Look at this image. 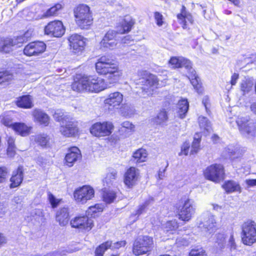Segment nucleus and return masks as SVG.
<instances>
[{"label":"nucleus","instance_id":"f257e3e1","mask_svg":"<svg viewBox=\"0 0 256 256\" xmlns=\"http://www.w3.org/2000/svg\"><path fill=\"white\" fill-rule=\"evenodd\" d=\"M107 88L104 79L96 76H78L72 84V88L77 92H99Z\"/></svg>","mask_w":256,"mask_h":256},{"label":"nucleus","instance_id":"f03ea898","mask_svg":"<svg viewBox=\"0 0 256 256\" xmlns=\"http://www.w3.org/2000/svg\"><path fill=\"white\" fill-rule=\"evenodd\" d=\"M96 69L99 74L106 76L110 84L117 82L122 74L118 65L109 56H106L98 58L96 64Z\"/></svg>","mask_w":256,"mask_h":256},{"label":"nucleus","instance_id":"7ed1b4c3","mask_svg":"<svg viewBox=\"0 0 256 256\" xmlns=\"http://www.w3.org/2000/svg\"><path fill=\"white\" fill-rule=\"evenodd\" d=\"M136 84V93L144 97L152 94L154 90L160 86L157 76L152 74L137 80Z\"/></svg>","mask_w":256,"mask_h":256},{"label":"nucleus","instance_id":"20e7f679","mask_svg":"<svg viewBox=\"0 0 256 256\" xmlns=\"http://www.w3.org/2000/svg\"><path fill=\"white\" fill-rule=\"evenodd\" d=\"M76 24L82 29L88 30L92 24L93 18L90 8L86 4H80L74 10Z\"/></svg>","mask_w":256,"mask_h":256},{"label":"nucleus","instance_id":"39448f33","mask_svg":"<svg viewBox=\"0 0 256 256\" xmlns=\"http://www.w3.org/2000/svg\"><path fill=\"white\" fill-rule=\"evenodd\" d=\"M242 240L244 244L252 246L256 242V222L248 220L242 226Z\"/></svg>","mask_w":256,"mask_h":256},{"label":"nucleus","instance_id":"423d86ee","mask_svg":"<svg viewBox=\"0 0 256 256\" xmlns=\"http://www.w3.org/2000/svg\"><path fill=\"white\" fill-rule=\"evenodd\" d=\"M154 244L153 238L148 236L139 237L134 242L133 252L135 255L140 256L150 252Z\"/></svg>","mask_w":256,"mask_h":256},{"label":"nucleus","instance_id":"0eeeda50","mask_svg":"<svg viewBox=\"0 0 256 256\" xmlns=\"http://www.w3.org/2000/svg\"><path fill=\"white\" fill-rule=\"evenodd\" d=\"M182 206L178 212L179 219L188 222L194 216L196 212V206L194 201L188 198L182 199Z\"/></svg>","mask_w":256,"mask_h":256},{"label":"nucleus","instance_id":"6e6552de","mask_svg":"<svg viewBox=\"0 0 256 256\" xmlns=\"http://www.w3.org/2000/svg\"><path fill=\"white\" fill-rule=\"evenodd\" d=\"M241 134L248 138H253L256 136V126L248 118L241 117L236 121Z\"/></svg>","mask_w":256,"mask_h":256},{"label":"nucleus","instance_id":"1a4fd4ad","mask_svg":"<svg viewBox=\"0 0 256 256\" xmlns=\"http://www.w3.org/2000/svg\"><path fill=\"white\" fill-rule=\"evenodd\" d=\"M205 177L215 182H220L224 178V171L222 165L214 164L208 166L204 172Z\"/></svg>","mask_w":256,"mask_h":256},{"label":"nucleus","instance_id":"9d476101","mask_svg":"<svg viewBox=\"0 0 256 256\" xmlns=\"http://www.w3.org/2000/svg\"><path fill=\"white\" fill-rule=\"evenodd\" d=\"M24 41L22 36H18L13 38H0V52L9 53L14 48L21 46Z\"/></svg>","mask_w":256,"mask_h":256},{"label":"nucleus","instance_id":"9b49d317","mask_svg":"<svg viewBox=\"0 0 256 256\" xmlns=\"http://www.w3.org/2000/svg\"><path fill=\"white\" fill-rule=\"evenodd\" d=\"M216 224L214 216L210 214H206L202 215L198 228L202 229L204 236L208 237L214 232Z\"/></svg>","mask_w":256,"mask_h":256},{"label":"nucleus","instance_id":"f8f14e48","mask_svg":"<svg viewBox=\"0 0 256 256\" xmlns=\"http://www.w3.org/2000/svg\"><path fill=\"white\" fill-rule=\"evenodd\" d=\"M114 128L111 122H96L90 127V132L96 137L108 136L112 133Z\"/></svg>","mask_w":256,"mask_h":256},{"label":"nucleus","instance_id":"ddd939ff","mask_svg":"<svg viewBox=\"0 0 256 256\" xmlns=\"http://www.w3.org/2000/svg\"><path fill=\"white\" fill-rule=\"evenodd\" d=\"M94 195V189L88 186H84L75 190L74 196L76 202L84 204L91 200Z\"/></svg>","mask_w":256,"mask_h":256},{"label":"nucleus","instance_id":"4468645a","mask_svg":"<svg viewBox=\"0 0 256 256\" xmlns=\"http://www.w3.org/2000/svg\"><path fill=\"white\" fill-rule=\"evenodd\" d=\"M70 224L80 230L90 231L94 226V222L86 216H78L70 220Z\"/></svg>","mask_w":256,"mask_h":256},{"label":"nucleus","instance_id":"2eb2a0df","mask_svg":"<svg viewBox=\"0 0 256 256\" xmlns=\"http://www.w3.org/2000/svg\"><path fill=\"white\" fill-rule=\"evenodd\" d=\"M46 49V44L42 42L37 41L29 43L25 46L24 53L25 55L31 56H38L43 53Z\"/></svg>","mask_w":256,"mask_h":256},{"label":"nucleus","instance_id":"dca6fc26","mask_svg":"<svg viewBox=\"0 0 256 256\" xmlns=\"http://www.w3.org/2000/svg\"><path fill=\"white\" fill-rule=\"evenodd\" d=\"M44 33L54 37L62 36L64 33L62 22L60 20L50 22L44 28Z\"/></svg>","mask_w":256,"mask_h":256},{"label":"nucleus","instance_id":"f3484780","mask_svg":"<svg viewBox=\"0 0 256 256\" xmlns=\"http://www.w3.org/2000/svg\"><path fill=\"white\" fill-rule=\"evenodd\" d=\"M60 132L63 136L68 138L78 134V129L76 124L70 118L60 123Z\"/></svg>","mask_w":256,"mask_h":256},{"label":"nucleus","instance_id":"a211bd4d","mask_svg":"<svg viewBox=\"0 0 256 256\" xmlns=\"http://www.w3.org/2000/svg\"><path fill=\"white\" fill-rule=\"evenodd\" d=\"M116 37V32L114 30H109L108 31L100 43V48L104 50L114 48L118 44Z\"/></svg>","mask_w":256,"mask_h":256},{"label":"nucleus","instance_id":"6ab92c4d","mask_svg":"<svg viewBox=\"0 0 256 256\" xmlns=\"http://www.w3.org/2000/svg\"><path fill=\"white\" fill-rule=\"evenodd\" d=\"M70 49L75 54L80 53L84 48V37L76 34H72L68 38Z\"/></svg>","mask_w":256,"mask_h":256},{"label":"nucleus","instance_id":"aec40b11","mask_svg":"<svg viewBox=\"0 0 256 256\" xmlns=\"http://www.w3.org/2000/svg\"><path fill=\"white\" fill-rule=\"evenodd\" d=\"M139 178V170L134 167H130L124 174V183L128 188H132L136 184Z\"/></svg>","mask_w":256,"mask_h":256},{"label":"nucleus","instance_id":"412c9836","mask_svg":"<svg viewBox=\"0 0 256 256\" xmlns=\"http://www.w3.org/2000/svg\"><path fill=\"white\" fill-rule=\"evenodd\" d=\"M80 150L76 146L70 148L65 156L66 164L69 167L72 166L74 164L81 158Z\"/></svg>","mask_w":256,"mask_h":256},{"label":"nucleus","instance_id":"4be33fe9","mask_svg":"<svg viewBox=\"0 0 256 256\" xmlns=\"http://www.w3.org/2000/svg\"><path fill=\"white\" fill-rule=\"evenodd\" d=\"M70 212L68 207L60 208L56 211V220L61 226H64L68 224Z\"/></svg>","mask_w":256,"mask_h":256},{"label":"nucleus","instance_id":"5701e85b","mask_svg":"<svg viewBox=\"0 0 256 256\" xmlns=\"http://www.w3.org/2000/svg\"><path fill=\"white\" fill-rule=\"evenodd\" d=\"M123 100V95L120 92L110 94L104 100V104L114 108H118Z\"/></svg>","mask_w":256,"mask_h":256},{"label":"nucleus","instance_id":"b1692460","mask_svg":"<svg viewBox=\"0 0 256 256\" xmlns=\"http://www.w3.org/2000/svg\"><path fill=\"white\" fill-rule=\"evenodd\" d=\"M177 18L184 28H186L188 23L192 24L193 22L192 16L186 11L184 6H182L180 13L177 15Z\"/></svg>","mask_w":256,"mask_h":256},{"label":"nucleus","instance_id":"393cba45","mask_svg":"<svg viewBox=\"0 0 256 256\" xmlns=\"http://www.w3.org/2000/svg\"><path fill=\"white\" fill-rule=\"evenodd\" d=\"M169 63L173 68L184 67L187 70L192 66L190 60L182 57H172L170 59Z\"/></svg>","mask_w":256,"mask_h":256},{"label":"nucleus","instance_id":"a878e982","mask_svg":"<svg viewBox=\"0 0 256 256\" xmlns=\"http://www.w3.org/2000/svg\"><path fill=\"white\" fill-rule=\"evenodd\" d=\"M154 202L155 200L154 197L148 196L144 200V202L138 206L135 214L139 216L141 214L146 212L148 210H152Z\"/></svg>","mask_w":256,"mask_h":256},{"label":"nucleus","instance_id":"bb28decb","mask_svg":"<svg viewBox=\"0 0 256 256\" xmlns=\"http://www.w3.org/2000/svg\"><path fill=\"white\" fill-rule=\"evenodd\" d=\"M188 78L192 84L198 92H201V84L200 78L196 74V72L192 68V66L188 70Z\"/></svg>","mask_w":256,"mask_h":256},{"label":"nucleus","instance_id":"cd10ccee","mask_svg":"<svg viewBox=\"0 0 256 256\" xmlns=\"http://www.w3.org/2000/svg\"><path fill=\"white\" fill-rule=\"evenodd\" d=\"M32 116L34 122L44 126H47L49 124L50 117L42 110H35L32 112Z\"/></svg>","mask_w":256,"mask_h":256},{"label":"nucleus","instance_id":"c85d7f7f","mask_svg":"<svg viewBox=\"0 0 256 256\" xmlns=\"http://www.w3.org/2000/svg\"><path fill=\"white\" fill-rule=\"evenodd\" d=\"M134 24L130 19H122L116 26V33L123 34L129 32Z\"/></svg>","mask_w":256,"mask_h":256},{"label":"nucleus","instance_id":"c756f323","mask_svg":"<svg viewBox=\"0 0 256 256\" xmlns=\"http://www.w3.org/2000/svg\"><path fill=\"white\" fill-rule=\"evenodd\" d=\"M23 180L22 167L19 166L16 174H14L10 178V188H14L20 185Z\"/></svg>","mask_w":256,"mask_h":256},{"label":"nucleus","instance_id":"7c9ffc66","mask_svg":"<svg viewBox=\"0 0 256 256\" xmlns=\"http://www.w3.org/2000/svg\"><path fill=\"white\" fill-rule=\"evenodd\" d=\"M134 126L128 121H125L122 123L119 128L120 134L124 136H128L134 131Z\"/></svg>","mask_w":256,"mask_h":256},{"label":"nucleus","instance_id":"2f4dec72","mask_svg":"<svg viewBox=\"0 0 256 256\" xmlns=\"http://www.w3.org/2000/svg\"><path fill=\"white\" fill-rule=\"evenodd\" d=\"M32 128L28 126L24 123L15 122L12 125V130L22 136H25L28 135Z\"/></svg>","mask_w":256,"mask_h":256},{"label":"nucleus","instance_id":"473e14b6","mask_svg":"<svg viewBox=\"0 0 256 256\" xmlns=\"http://www.w3.org/2000/svg\"><path fill=\"white\" fill-rule=\"evenodd\" d=\"M223 188L226 192H242V188L238 183L234 180H228L222 185Z\"/></svg>","mask_w":256,"mask_h":256},{"label":"nucleus","instance_id":"72a5a7b5","mask_svg":"<svg viewBox=\"0 0 256 256\" xmlns=\"http://www.w3.org/2000/svg\"><path fill=\"white\" fill-rule=\"evenodd\" d=\"M188 109V102L186 99H182L178 101L177 104V113L178 116L184 118Z\"/></svg>","mask_w":256,"mask_h":256},{"label":"nucleus","instance_id":"f704fd0d","mask_svg":"<svg viewBox=\"0 0 256 256\" xmlns=\"http://www.w3.org/2000/svg\"><path fill=\"white\" fill-rule=\"evenodd\" d=\"M148 154L146 150L140 148L136 150L132 155V160L136 163H140L146 160Z\"/></svg>","mask_w":256,"mask_h":256},{"label":"nucleus","instance_id":"c9c22d12","mask_svg":"<svg viewBox=\"0 0 256 256\" xmlns=\"http://www.w3.org/2000/svg\"><path fill=\"white\" fill-rule=\"evenodd\" d=\"M198 123L201 132L206 135L211 130V124L208 118L204 116H200L198 118Z\"/></svg>","mask_w":256,"mask_h":256},{"label":"nucleus","instance_id":"e433bc0d","mask_svg":"<svg viewBox=\"0 0 256 256\" xmlns=\"http://www.w3.org/2000/svg\"><path fill=\"white\" fill-rule=\"evenodd\" d=\"M62 8L63 6L60 3H58L44 12L42 16V18H48L56 16L58 14L59 11Z\"/></svg>","mask_w":256,"mask_h":256},{"label":"nucleus","instance_id":"4c0bfd02","mask_svg":"<svg viewBox=\"0 0 256 256\" xmlns=\"http://www.w3.org/2000/svg\"><path fill=\"white\" fill-rule=\"evenodd\" d=\"M18 107L28 108L32 106V99L30 96H24L20 97L16 101Z\"/></svg>","mask_w":256,"mask_h":256},{"label":"nucleus","instance_id":"58836bf2","mask_svg":"<svg viewBox=\"0 0 256 256\" xmlns=\"http://www.w3.org/2000/svg\"><path fill=\"white\" fill-rule=\"evenodd\" d=\"M116 174L117 172L115 170L110 169L103 180L104 185L108 186L112 185L116 178Z\"/></svg>","mask_w":256,"mask_h":256},{"label":"nucleus","instance_id":"ea45409f","mask_svg":"<svg viewBox=\"0 0 256 256\" xmlns=\"http://www.w3.org/2000/svg\"><path fill=\"white\" fill-rule=\"evenodd\" d=\"M254 86L252 80L250 78H246L240 83V89L244 92H248L252 90Z\"/></svg>","mask_w":256,"mask_h":256},{"label":"nucleus","instance_id":"a19ab883","mask_svg":"<svg viewBox=\"0 0 256 256\" xmlns=\"http://www.w3.org/2000/svg\"><path fill=\"white\" fill-rule=\"evenodd\" d=\"M103 200L107 204H110L116 198V194L112 190L104 192L102 195Z\"/></svg>","mask_w":256,"mask_h":256},{"label":"nucleus","instance_id":"79ce46f5","mask_svg":"<svg viewBox=\"0 0 256 256\" xmlns=\"http://www.w3.org/2000/svg\"><path fill=\"white\" fill-rule=\"evenodd\" d=\"M34 141L42 146H45L49 141V138L46 134H38L34 137Z\"/></svg>","mask_w":256,"mask_h":256},{"label":"nucleus","instance_id":"37998d69","mask_svg":"<svg viewBox=\"0 0 256 256\" xmlns=\"http://www.w3.org/2000/svg\"><path fill=\"white\" fill-rule=\"evenodd\" d=\"M111 246V242L108 241L96 248L95 254L96 256H103L104 252Z\"/></svg>","mask_w":256,"mask_h":256},{"label":"nucleus","instance_id":"c03bdc74","mask_svg":"<svg viewBox=\"0 0 256 256\" xmlns=\"http://www.w3.org/2000/svg\"><path fill=\"white\" fill-rule=\"evenodd\" d=\"M13 78L12 74L8 71L0 72V84L8 82Z\"/></svg>","mask_w":256,"mask_h":256},{"label":"nucleus","instance_id":"a18cd8bd","mask_svg":"<svg viewBox=\"0 0 256 256\" xmlns=\"http://www.w3.org/2000/svg\"><path fill=\"white\" fill-rule=\"evenodd\" d=\"M54 118L56 120L60 122V124L66 120H68L70 118L64 115L62 112L58 110L54 112Z\"/></svg>","mask_w":256,"mask_h":256},{"label":"nucleus","instance_id":"49530a36","mask_svg":"<svg viewBox=\"0 0 256 256\" xmlns=\"http://www.w3.org/2000/svg\"><path fill=\"white\" fill-rule=\"evenodd\" d=\"M178 227V224L176 220L168 222L165 224V230L166 232L176 230Z\"/></svg>","mask_w":256,"mask_h":256},{"label":"nucleus","instance_id":"de8ad7c7","mask_svg":"<svg viewBox=\"0 0 256 256\" xmlns=\"http://www.w3.org/2000/svg\"><path fill=\"white\" fill-rule=\"evenodd\" d=\"M103 210V208L102 205L99 204H96L94 206H90L88 210V213L90 214L91 215L94 214L97 212H102Z\"/></svg>","mask_w":256,"mask_h":256},{"label":"nucleus","instance_id":"09e8293b","mask_svg":"<svg viewBox=\"0 0 256 256\" xmlns=\"http://www.w3.org/2000/svg\"><path fill=\"white\" fill-rule=\"evenodd\" d=\"M168 119L167 114L166 111H161L158 115L156 122L158 124H160L166 121Z\"/></svg>","mask_w":256,"mask_h":256},{"label":"nucleus","instance_id":"8fccbe9b","mask_svg":"<svg viewBox=\"0 0 256 256\" xmlns=\"http://www.w3.org/2000/svg\"><path fill=\"white\" fill-rule=\"evenodd\" d=\"M154 18L156 21V24L158 26H160L164 24V16L162 14L158 12H155L154 13Z\"/></svg>","mask_w":256,"mask_h":256},{"label":"nucleus","instance_id":"3c124183","mask_svg":"<svg viewBox=\"0 0 256 256\" xmlns=\"http://www.w3.org/2000/svg\"><path fill=\"white\" fill-rule=\"evenodd\" d=\"M216 242L221 248H222L224 246L225 244V236L222 234H216Z\"/></svg>","mask_w":256,"mask_h":256},{"label":"nucleus","instance_id":"603ef678","mask_svg":"<svg viewBox=\"0 0 256 256\" xmlns=\"http://www.w3.org/2000/svg\"><path fill=\"white\" fill-rule=\"evenodd\" d=\"M48 199L53 208L56 207L60 203V200L56 198L54 196L50 193H49L48 194Z\"/></svg>","mask_w":256,"mask_h":256},{"label":"nucleus","instance_id":"864d4df0","mask_svg":"<svg viewBox=\"0 0 256 256\" xmlns=\"http://www.w3.org/2000/svg\"><path fill=\"white\" fill-rule=\"evenodd\" d=\"M190 144L186 142H184L181 146V151L178 154L179 156H187L190 148Z\"/></svg>","mask_w":256,"mask_h":256},{"label":"nucleus","instance_id":"5fc2aeb1","mask_svg":"<svg viewBox=\"0 0 256 256\" xmlns=\"http://www.w3.org/2000/svg\"><path fill=\"white\" fill-rule=\"evenodd\" d=\"M200 142L198 140L193 141L192 146L191 154H196L200 149Z\"/></svg>","mask_w":256,"mask_h":256},{"label":"nucleus","instance_id":"6e6d98bb","mask_svg":"<svg viewBox=\"0 0 256 256\" xmlns=\"http://www.w3.org/2000/svg\"><path fill=\"white\" fill-rule=\"evenodd\" d=\"M8 174V170L6 167H0V183L4 182Z\"/></svg>","mask_w":256,"mask_h":256},{"label":"nucleus","instance_id":"4d7b16f0","mask_svg":"<svg viewBox=\"0 0 256 256\" xmlns=\"http://www.w3.org/2000/svg\"><path fill=\"white\" fill-rule=\"evenodd\" d=\"M189 256H207L205 252L202 249L192 250L190 252Z\"/></svg>","mask_w":256,"mask_h":256},{"label":"nucleus","instance_id":"13d9d810","mask_svg":"<svg viewBox=\"0 0 256 256\" xmlns=\"http://www.w3.org/2000/svg\"><path fill=\"white\" fill-rule=\"evenodd\" d=\"M123 110H124V114L128 116H131L135 112L133 107L127 105L124 107Z\"/></svg>","mask_w":256,"mask_h":256},{"label":"nucleus","instance_id":"bf43d9fd","mask_svg":"<svg viewBox=\"0 0 256 256\" xmlns=\"http://www.w3.org/2000/svg\"><path fill=\"white\" fill-rule=\"evenodd\" d=\"M228 245L231 252L235 250L236 249V245L232 234H231L229 238Z\"/></svg>","mask_w":256,"mask_h":256},{"label":"nucleus","instance_id":"052dcab7","mask_svg":"<svg viewBox=\"0 0 256 256\" xmlns=\"http://www.w3.org/2000/svg\"><path fill=\"white\" fill-rule=\"evenodd\" d=\"M126 244L125 241H120L112 244L111 242V246H109L112 250L118 249L122 246H124Z\"/></svg>","mask_w":256,"mask_h":256},{"label":"nucleus","instance_id":"680f3d73","mask_svg":"<svg viewBox=\"0 0 256 256\" xmlns=\"http://www.w3.org/2000/svg\"><path fill=\"white\" fill-rule=\"evenodd\" d=\"M0 122L5 126L12 128V125L14 123H12V120L8 118H2Z\"/></svg>","mask_w":256,"mask_h":256},{"label":"nucleus","instance_id":"e2e57ef3","mask_svg":"<svg viewBox=\"0 0 256 256\" xmlns=\"http://www.w3.org/2000/svg\"><path fill=\"white\" fill-rule=\"evenodd\" d=\"M176 244L178 246H187L188 242L184 238H180L176 239Z\"/></svg>","mask_w":256,"mask_h":256},{"label":"nucleus","instance_id":"0e129e2a","mask_svg":"<svg viewBox=\"0 0 256 256\" xmlns=\"http://www.w3.org/2000/svg\"><path fill=\"white\" fill-rule=\"evenodd\" d=\"M246 188L256 186V179H247L244 181Z\"/></svg>","mask_w":256,"mask_h":256},{"label":"nucleus","instance_id":"69168bd1","mask_svg":"<svg viewBox=\"0 0 256 256\" xmlns=\"http://www.w3.org/2000/svg\"><path fill=\"white\" fill-rule=\"evenodd\" d=\"M168 162H166V166L163 169H160L158 174V178L160 180H162L165 176L164 173L166 170L167 167L168 166Z\"/></svg>","mask_w":256,"mask_h":256},{"label":"nucleus","instance_id":"338daca9","mask_svg":"<svg viewBox=\"0 0 256 256\" xmlns=\"http://www.w3.org/2000/svg\"><path fill=\"white\" fill-rule=\"evenodd\" d=\"M239 75L236 73H234L231 77L230 84L232 86H234L238 78Z\"/></svg>","mask_w":256,"mask_h":256},{"label":"nucleus","instance_id":"774afa93","mask_svg":"<svg viewBox=\"0 0 256 256\" xmlns=\"http://www.w3.org/2000/svg\"><path fill=\"white\" fill-rule=\"evenodd\" d=\"M15 147H8L7 150V154L8 156L12 158L15 155Z\"/></svg>","mask_w":256,"mask_h":256}]
</instances>
